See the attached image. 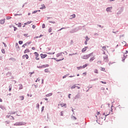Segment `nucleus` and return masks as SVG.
<instances>
[{
    "instance_id": "nucleus-18",
    "label": "nucleus",
    "mask_w": 128,
    "mask_h": 128,
    "mask_svg": "<svg viewBox=\"0 0 128 128\" xmlns=\"http://www.w3.org/2000/svg\"><path fill=\"white\" fill-rule=\"evenodd\" d=\"M64 56H62V58H60V59H58V60H56V62H60V60H64Z\"/></svg>"
},
{
    "instance_id": "nucleus-33",
    "label": "nucleus",
    "mask_w": 128,
    "mask_h": 128,
    "mask_svg": "<svg viewBox=\"0 0 128 128\" xmlns=\"http://www.w3.org/2000/svg\"><path fill=\"white\" fill-rule=\"evenodd\" d=\"M52 28H50L48 30L49 32H52Z\"/></svg>"
},
{
    "instance_id": "nucleus-4",
    "label": "nucleus",
    "mask_w": 128,
    "mask_h": 128,
    "mask_svg": "<svg viewBox=\"0 0 128 128\" xmlns=\"http://www.w3.org/2000/svg\"><path fill=\"white\" fill-rule=\"evenodd\" d=\"M108 48V46H104L102 47V50L103 52H104V50H108L106 48Z\"/></svg>"
},
{
    "instance_id": "nucleus-39",
    "label": "nucleus",
    "mask_w": 128,
    "mask_h": 128,
    "mask_svg": "<svg viewBox=\"0 0 128 128\" xmlns=\"http://www.w3.org/2000/svg\"><path fill=\"white\" fill-rule=\"evenodd\" d=\"M20 90L22 89V85H20Z\"/></svg>"
},
{
    "instance_id": "nucleus-62",
    "label": "nucleus",
    "mask_w": 128,
    "mask_h": 128,
    "mask_svg": "<svg viewBox=\"0 0 128 128\" xmlns=\"http://www.w3.org/2000/svg\"><path fill=\"white\" fill-rule=\"evenodd\" d=\"M37 106H38V108H40V104H37Z\"/></svg>"
},
{
    "instance_id": "nucleus-32",
    "label": "nucleus",
    "mask_w": 128,
    "mask_h": 128,
    "mask_svg": "<svg viewBox=\"0 0 128 128\" xmlns=\"http://www.w3.org/2000/svg\"><path fill=\"white\" fill-rule=\"evenodd\" d=\"M18 26L19 28H22V23H18Z\"/></svg>"
},
{
    "instance_id": "nucleus-53",
    "label": "nucleus",
    "mask_w": 128,
    "mask_h": 128,
    "mask_svg": "<svg viewBox=\"0 0 128 128\" xmlns=\"http://www.w3.org/2000/svg\"><path fill=\"white\" fill-rule=\"evenodd\" d=\"M99 114H100V112H97V116H99Z\"/></svg>"
},
{
    "instance_id": "nucleus-46",
    "label": "nucleus",
    "mask_w": 128,
    "mask_h": 128,
    "mask_svg": "<svg viewBox=\"0 0 128 128\" xmlns=\"http://www.w3.org/2000/svg\"><path fill=\"white\" fill-rule=\"evenodd\" d=\"M70 96H72V94H69L68 96V97L69 98H70Z\"/></svg>"
},
{
    "instance_id": "nucleus-23",
    "label": "nucleus",
    "mask_w": 128,
    "mask_h": 128,
    "mask_svg": "<svg viewBox=\"0 0 128 128\" xmlns=\"http://www.w3.org/2000/svg\"><path fill=\"white\" fill-rule=\"evenodd\" d=\"M34 54H35L36 56H37V58H38L39 54H38V52H35Z\"/></svg>"
},
{
    "instance_id": "nucleus-42",
    "label": "nucleus",
    "mask_w": 128,
    "mask_h": 128,
    "mask_svg": "<svg viewBox=\"0 0 128 128\" xmlns=\"http://www.w3.org/2000/svg\"><path fill=\"white\" fill-rule=\"evenodd\" d=\"M48 54H54V52H50V53H48Z\"/></svg>"
},
{
    "instance_id": "nucleus-19",
    "label": "nucleus",
    "mask_w": 128,
    "mask_h": 128,
    "mask_svg": "<svg viewBox=\"0 0 128 128\" xmlns=\"http://www.w3.org/2000/svg\"><path fill=\"white\" fill-rule=\"evenodd\" d=\"M108 114H110V112H106V113L104 112V116H108Z\"/></svg>"
},
{
    "instance_id": "nucleus-41",
    "label": "nucleus",
    "mask_w": 128,
    "mask_h": 128,
    "mask_svg": "<svg viewBox=\"0 0 128 128\" xmlns=\"http://www.w3.org/2000/svg\"><path fill=\"white\" fill-rule=\"evenodd\" d=\"M2 54H4V52H5L4 50V49H2Z\"/></svg>"
},
{
    "instance_id": "nucleus-50",
    "label": "nucleus",
    "mask_w": 128,
    "mask_h": 128,
    "mask_svg": "<svg viewBox=\"0 0 128 128\" xmlns=\"http://www.w3.org/2000/svg\"><path fill=\"white\" fill-rule=\"evenodd\" d=\"M66 78V76H64L63 77H62V78Z\"/></svg>"
},
{
    "instance_id": "nucleus-43",
    "label": "nucleus",
    "mask_w": 128,
    "mask_h": 128,
    "mask_svg": "<svg viewBox=\"0 0 128 128\" xmlns=\"http://www.w3.org/2000/svg\"><path fill=\"white\" fill-rule=\"evenodd\" d=\"M101 82L102 84H106V82H102V81H101Z\"/></svg>"
},
{
    "instance_id": "nucleus-38",
    "label": "nucleus",
    "mask_w": 128,
    "mask_h": 128,
    "mask_svg": "<svg viewBox=\"0 0 128 128\" xmlns=\"http://www.w3.org/2000/svg\"><path fill=\"white\" fill-rule=\"evenodd\" d=\"M45 72H48V69H46L44 70Z\"/></svg>"
},
{
    "instance_id": "nucleus-64",
    "label": "nucleus",
    "mask_w": 128,
    "mask_h": 128,
    "mask_svg": "<svg viewBox=\"0 0 128 128\" xmlns=\"http://www.w3.org/2000/svg\"><path fill=\"white\" fill-rule=\"evenodd\" d=\"M44 128H48V127H46V126H45Z\"/></svg>"
},
{
    "instance_id": "nucleus-30",
    "label": "nucleus",
    "mask_w": 128,
    "mask_h": 128,
    "mask_svg": "<svg viewBox=\"0 0 128 128\" xmlns=\"http://www.w3.org/2000/svg\"><path fill=\"white\" fill-rule=\"evenodd\" d=\"M10 18H12V17L8 16L6 17V20H10Z\"/></svg>"
},
{
    "instance_id": "nucleus-58",
    "label": "nucleus",
    "mask_w": 128,
    "mask_h": 128,
    "mask_svg": "<svg viewBox=\"0 0 128 128\" xmlns=\"http://www.w3.org/2000/svg\"><path fill=\"white\" fill-rule=\"evenodd\" d=\"M0 102H2V98H0Z\"/></svg>"
},
{
    "instance_id": "nucleus-44",
    "label": "nucleus",
    "mask_w": 128,
    "mask_h": 128,
    "mask_svg": "<svg viewBox=\"0 0 128 128\" xmlns=\"http://www.w3.org/2000/svg\"><path fill=\"white\" fill-rule=\"evenodd\" d=\"M44 110V106H42V110Z\"/></svg>"
},
{
    "instance_id": "nucleus-31",
    "label": "nucleus",
    "mask_w": 128,
    "mask_h": 128,
    "mask_svg": "<svg viewBox=\"0 0 128 128\" xmlns=\"http://www.w3.org/2000/svg\"><path fill=\"white\" fill-rule=\"evenodd\" d=\"M77 68H78V70H80V69L82 68V66H80L78 67Z\"/></svg>"
},
{
    "instance_id": "nucleus-28",
    "label": "nucleus",
    "mask_w": 128,
    "mask_h": 128,
    "mask_svg": "<svg viewBox=\"0 0 128 128\" xmlns=\"http://www.w3.org/2000/svg\"><path fill=\"white\" fill-rule=\"evenodd\" d=\"M86 40V41L88 42V40H90V38L86 36V37L85 38Z\"/></svg>"
},
{
    "instance_id": "nucleus-12",
    "label": "nucleus",
    "mask_w": 128,
    "mask_h": 128,
    "mask_svg": "<svg viewBox=\"0 0 128 128\" xmlns=\"http://www.w3.org/2000/svg\"><path fill=\"white\" fill-rule=\"evenodd\" d=\"M62 54L64 53H60L56 54V57L58 58V56H62Z\"/></svg>"
},
{
    "instance_id": "nucleus-11",
    "label": "nucleus",
    "mask_w": 128,
    "mask_h": 128,
    "mask_svg": "<svg viewBox=\"0 0 128 128\" xmlns=\"http://www.w3.org/2000/svg\"><path fill=\"white\" fill-rule=\"evenodd\" d=\"M32 44V42H28L24 44V45H22V48H26V46H28V44Z\"/></svg>"
},
{
    "instance_id": "nucleus-1",
    "label": "nucleus",
    "mask_w": 128,
    "mask_h": 128,
    "mask_svg": "<svg viewBox=\"0 0 128 128\" xmlns=\"http://www.w3.org/2000/svg\"><path fill=\"white\" fill-rule=\"evenodd\" d=\"M92 53H91L90 54H88V55H84L83 56L82 58L83 60H88V58H90V56H92Z\"/></svg>"
},
{
    "instance_id": "nucleus-22",
    "label": "nucleus",
    "mask_w": 128,
    "mask_h": 128,
    "mask_svg": "<svg viewBox=\"0 0 128 128\" xmlns=\"http://www.w3.org/2000/svg\"><path fill=\"white\" fill-rule=\"evenodd\" d=\"M87 66H88V64H85L84 65H83L82 66V68H86Z\"/></svg>"
},
{
    "instance_id": "nucleus-26",
    "label": "nucleus",
    "mask_w": 128,
    "mask_h": 128,
    "mask_svg": "<svg viewBox=\"0 0 128 128\" xmlns=\"http://www.w3.org/2000/svg\"><path fill=\"white\" fill-rule=\"evenodd\" d=\"M74 54H78V53H74V54H69V56H74Z\"/></svg>"
},
{
    "instance_id": "nucleus-10",
    "label": "nucleus",
    "mask_w": 128,
    "mask_h": 128,
    "mask_svg": "<svg viewBox=\"0 0 128 128\" xmlns=\"http://www.w3.org/2000/svg\"><path fill=\"white\" fill-rule=\"evenodd\" d=\"M60 106H61L62 107L64 106V108H66V104L64 103L60 104Z\"/></svg>"
},
{
    "instance_id": "nucleus-51",
    "label": "nucleus",
    "mask_w": 128,
    "mask_h": 128,
    "mask_svg": "<svg viewBox=\"0 0 128 128\" xmlns=\"http://www.w3.org/2000/svg\"><path fill=\"white\" fill-rule=\"evenodd\" d=\"M36 12H38V10L34 11L33 14H36Z\"/></svg>"
},
{
    "instance_id": "nucleus-56",
    "label": "nucleus",
    "mask_w": 128,
    "mask_h": 128,
    "mask_svg": "<svg viewBox=\"0 0 128 128\" xmlns=\"http://www.w3.org/2000/svg\"><path fill=\"white\" fill-rule=\"evenodd\" d=\"M28 36V34H24V36Z\"/></svg>"
},
{
    "instance_id": "nucleus-40",
    "label": "nucleus",
    "mask_w": 128,
    "mask_h": 128,
    "mask_svg": "<svg viewBox=\"0 0 128 128\" xmlns=\"http://www.w3.org/2000/svg\"><path fill=\"white\" fill-rule=\"evenodd\" d=\"M18 30V28L16 27H14V30L16 32V30Z\"/></svg>"
},
{
    "instance_id": "nucleus-63",
    "label": "nucleus",
    "mask_w": 128,
    "mask_h": 128,
    "mask_svg": "<svg viewBox=\"0 0 128 128\" xmlns=\"http://www.w3.org/2000/svg\"><path fill=\"white\" fill-rule=\"evenodd\" d=\"M44 100H48V98H45Z\"/></svg>"
},
{
    "instance_id": "nucleus-61",
    "label": "nucleus",
    "mask_w": 128,
    "mask_h": 128,
    "mask_svg": "<svg viewBox=\"0 0 128 128\" xmlns=\"http://www.w3.org/2000/svg\"><path fill=\"white\" fill-rule=\"evenodd\" d=\"M64 28H62L61 29L59 30H64Z\"/></svg>"
},
{
    "instance_id": "nucleus-9",
    "label": "nucleus",
    "mask_w": 128,
    "mask_h": 128,
    "mask_svg": "<svg viewBox=\"0 0 128 128\" xmlns=\"http://www.w3.org/2000/svg\"><path fill=\"white\" fill-rule=\"evenodd\" d=\"M112 10V7H108V8H106V12H110V10Z\"/></svg>"
},
{
    "instance_id": "nucleus-47",
    "label": "nucleus",
    "mask_w": 128,
    "mask_h": 128,
    "mask_svg": "<svg viewBox=\"0 0 128 128\" xmlns=\"http://www.w3.org/2000/svg\"><path fill=\"white\" fill-rule=\"evenodd\" d=\"M84 44H88V41H86V40L85 41V42H84Z\"/></svg>"
},
{
    "instance_id": "nucleus-29",
    "label": "nucleus",
    "mask_w": 128,
    "mask_h": 128,
    "mask_svg": "<svg viewBox=\"0 0 128 128\" xmlns=\"http://www.w3.org/2000/svg\"><path fill=\"white\" fill-rule=\"evenodd\" d=\"M94 60V57H92V58H91L90 59V62H92V60Z\"/></svg>"
},
{
    "instance_id": "nucleus-54",
    "label": "nucleus",
    "mask_w": 128,
    "mask_h": 128,
    "mask_svg": "<svg viewBox=\"0 0 128 128\" xmlns=\"http://www.w3.org/2000/svg\"><path fill=\"white\" fill-rule=\"evenodd\" d=\"M36 60H40V58H38V56H36Z\"/></svg>"
},
{
    "instance_id": "nucleus-37",
    "label": "nucleus",
    "mask_w": 128,
    "mask_h": 128,
    "mask_svg": "<svg viewBox=\"0 0 128 128\" xmlns=\"http://www.w3.org/2000/svg\"><path fill=\"white\" fill-rule=\"evenodd\" d=\"M60 114H60L61 116H64V112H62V111L60 112Z\"/></svg>"
},
{
    "instance_id": "nucleus-15",
    "label": "nucleus",
    "mask_w": 128,
    "mask_h": 128,
    "mask_svg": "<svg viewBox=\"0 0 128 128\" xmlns=\"http://www.w3.org/2000/svg\"><path fill=\"white\" fill-rule=\"evenodd\" d=\"M28 52H30V50L26 48L25 50H24V54H26Z\"/></svg>"
},
{
    "instance_id": "nucleus-48",
    "label": "nucleus",
    "mask_w": 128,
    "mask_h": 128,
    "mask_svg": "<svg viewBox=\"0 0 128 128\" xmlns=\"http://www.w3.org/2000/svg\"><path fill=\"white\" fill-rule=\"evenodd\" d=\"M76 88H78V90H80V87L78 86H76Z\"/></svg>"
},
{
    "instance_id": "nucleus-2",
    "label": "nucleus",
    "mask_w": 128,
    "mask_h": 128,
    "mask_svg": "<svg viewBox=\"0 0 128 128\" xmlns=\"http://www.w3.org/2000/svg\"><path fill=\"white\" fill-rule=\"evenodd\" d=\"M104 56L103 58H104V60L105 62H108V55L106 54L105 52H104Z\"/></svg>"
},
{
    "instance_id": "nucleus-25",
    "label": "nucleus",
    "mask_w": 128,
    "mask_h": 128,
    "mask_svg": "<svg viewBox=\"0 0 128 128\" xmlns=\"http://www.w3.org/2000/svg\"><path fill=\"white\" fill-rule=\"evenodd\" d=\"M14 126H22V123H16V124H14Z\"/></svg>"
},
{
    "instance_id": "nucleus-60",
    "label": "nucleus",
    "mask_w": 128,
    "mask_h": 128,
    "mask_svg": "<svg viewBox=\"0 0 128 128\" xmlns=\"http://www.w3.org/2000/svg\"><path fill=\"white\" fill-rule=\"evenodd\" d=\"M38 80V82H40V80H38V79H37V80H36V82H37Z\"/></svg>"
},
{
    "instance_id": "nucleus-45",
    "label": "nucleus",
    "mask_w": 128,
    "mask_h": 128,
    "mask_svg": "<svg viewBox=\"0 0 128 128\" xmlns=\"http://www.w3.org/2000/svg\"><path fill=\"white\" fill-rule=\"evenodd\" d=\"M32 49L33 50H36V48L34 47H32Z\"/></svg>"
},
{
    "instance_id": "nucleus-21",
    "label": "nucleus",
    "mask_w": 128,
    "mask_h": 128,
    "mask_svg": "<svg viewBox=\"0 0 128 128\" xmlns=\"http://www.w3.org/2000/svg\"><path fill=\"white\" fill-rule=\"evenodd\" d=\"M71 18H76V14H72V16H70Z\"/></svg>"
},
{
    "instance_id": "nucleus-16",
    "label": "nucleus",
    "mask_w": 128,
    "mask_h": 128,
    "mask_svg": "<svg viewBox=\"0 0 128 128\" xmlns=\"http://www.w3.org/2000/svg\"><path fill=\"white\" fill-rule=\"evenodd\" d=\"M30 24H32V21H28L27 22L24 23V24L28 25Z\"/></svg>"
},
{
    "instance_id": "nucleus-52",
    "label": "nucleus",
    "mask_w": 128,
    "mask_h": 128,
    "mask_svg": "<svg viewBox=\"0 0 128 128\" xmlns=\"http://www.w3.org/2000/svg\"><path fill=\"white\" fill-rule=\"evenodd\" d=\"M12 90V87H10L9 88V92H10Z\"/></svg>"
},
{
    "instance_id": "nucleus-8",
    "label": "nucleus",
    "mask_w": 128,
    "mask_h": 128,
    "mask_svg": "<svg viewBox=\"0 0 128 128\" xmlns=\"http://www.w3.org/2000/svg\"><path fill=\"white\" fill-rule=\"evenodd\" d=\"M6 118H10V120H14V116H7Z\"/></svg>"
},
{
    "instance_id": "nucleus-24",
    "label": "nucleus",
    "mask_w": 128,
    "mask_h": 128,
    "mask_svg": "<svg viewBox=\"0 0 128 128\" xmlns=\"http://www.w3.org/2000/svg\"><path fill=\"white\" fill-rule=\"evenodd\" d=\"M94 72L95 74H98V70H97V69L94 70Z\"/></svg>"
},
{
    "instance_id": "nucleus-17",
    "label": "nucleus",
    "mask_w": 128,
    "mask_h": 128,
    "mask_svg": "<svg viewBox=\"0 0 128 128\" xmlns=\"http://www.w3.org/2000/svg\"><path fill=\"white\" fill-rule=\"evenodd\" d=\"M52 96V93H50L48 94H46V96Z\"/></svg>"
},
{
    "instance_id": "nucleus-34",
    "label": "nucleus",
    "mask_w": 128,
    "mask_h": 128,
    "mask_svg": "<svg viewBox=\"0 0 128 128\" xmlns=\"http://www.w3.org/2000/svg\"><path fill=\"white\" fill-rule=\"evenodd\" d=\"M42 28H46V24H42Z\"/></svg>"
},
{
    "instance_id": "nucleus-55",
    "label": "nucleus",
    "mask_w": 128,
    "mask_h": 128,
    "mask_svg": "<svg viewBox=\"0 0 128 128\" xmlns=\"http://www.w3.org/2000/svg\"><path fill=\"white\" fill-rule=\"evenodd\" d=\"M30 74H34V72H30Z\"/></svg>"
},
{
    "instance_id": "nucleus-35",
    "label": "nucleus",
    "mask_w": 128,
    "mask_h": 128,
    "mask_svg": "<svg viewBox=\"0 0 128 128\" xmlns=\"http://www.w3.org/2000/svg\"><path fill=\"white\" fill-rule=\"evenodd\" d=\"M18 44H22V41H19Z\"/></svg>"
},
{
    "instance_id": "nucleus-49",
    "label": "nucleus",
    "mask_w": 128,
    "mask_h": 128,
    "mask_svg": "<svg viewBox=\"0 0 128 128\" xmlns=\"http://www.w3.org/2000/svg\"><path fill=\"white\" fill-rule=\"evenodd\" d=\"M32 28H36V26L34 25H33Z\"/></svg>"
},
{
    "instance_id": "nucleus-59",
    "label": "nucleus",
    "mask_w": 128,
    "mask_h": 128,
    "mask_svg": "<svg viewBox=\"0 0 128 128\" xmlns=\"http://www.w3.org/2000/svg\"><path fill=\"white\" fill-rule=\"evenodd\" d=\"M83 74H84L85 76H86V72H85L83 73Z\"/></svg>"
},
{
    "instance_id": "nucleus-5",
    "label": "nucleus",
    "mask_w": 128,
    "mask_h": 128,
    "mask_svg": "<svg viewBox=\"0 0 128 128\" xmlns=\"http://www.w3.org/2000/svg\"><path fill=\"white\" fill-rule=\"evenodd\" d=\"M40 56L42 58H46V56H48V55H46V54H40Z\"/></svg>"
},
{
    "instance_id": "nucleus-14",
    "label": "nucleus",
    "mask_w": 128,
    "mask_h": 128,
    "mask_svg": "<svg viewBox=\"0 0 128 128\" xmlns=\"http://www.w3.org/2000/svg\"><path fill=\"white\" fill-rule=\"evenodd\" d=\"M44 8H46V6L44 4L42 5V7L40 8V10H44Z\"/></svg>"
},
{
    "instance_id": "nucleus-13",
    "label": "nucleus",
    "mask_w": 128,
    "mask_h": 128,
    "mask_svg": "<svg viewBox=\"0 0 128 128\" xmlns=\"http://www.w3.org/2000/svg\"><path fill=\"white\" fill-rule=\"evenodd\" d=\"M4 22H5L4 19V20H0V24H4Z\"/></svg>"
},
{
    "instance_id": "nucleus-20",
    "label": "nucleus",
    "mask_w": 128,
    "mask_h": 128,
    "mask_svg": "<svg viewBox=\"0 0 128 128\" xmlns=\"http://www.w3.org/2000/svg\"><path fill=\"white\" fill-rule=\"evenodd\" d=\"M20 98L21 100H24V96H20Z\"/></svg>"
},
{
    "instance_id": "nucleus-3",
    "label": "nucleus",
    "mask_w": 128,
    "mask_h": 128,
    "mask_svg": "<svg viewBox=\"0 0 128 128\" xmlns=\"http://www.w3.org/2000/svg\"><path fill=\"white\" fill-rule=\"evenodd\" d=\"M128 52H126L125 53H124V58H122V60L124 61L126 58V56H128Z\"/></svg>"
},
{
    "instance_id": "nucleus-36",
    "label": "nucleus",
    "mask_w": 128,
    "mask_h": 128,
    "mask_svg": "<svg viewBox=\"0 0 128 128\" xmlns=\"http://www.w3.org/2000/svg\"><path fill=\"white\" fill-rule=\"evenodd\" d=\"M113 108H114L113 106H112L111 108H110V110H111L112 112H112V110H112Z\"/></svg>"
},
{
    "instance_id": "nucleus-7",
    "label": "nucleus",
    "mask_w": 128,
    "mask_h": 128,
    "mask_svg": "<svg viewBox=\"0 0 128 128\" xmlns=\"http://www.w3.org/2000/svg\"><path fill=\"white\" fill-rule=\"evenodd\" d=\"M23 58H26V60L28 59V54H25L22 56Z\"/></svg>"
},
{
    "instance_id": "nucleus-6",
    "label": "nucleus",
    "mask_w": 128,
    "mask_h": 128,
    "mask_svg": "<svg viewBox=\"0 0 128 128\" xmlns=\"http://www.w3.org/2000/svg\"><path fill=\"white\" fill-rule=\"evenodd\" d=\"M87 48H88V46H85L84 48H83L82 50V52H84L86 50Z\"/></svg>"
},
{
    "instance_id": "nucleus-57",
    "label": "nucleus",
    "mask_w": 128,
    "mask_h": 128,
    "mask_svg": "<svg viewBox=\"0 0 128 128\" xmlns=\"http://www.w3.org/2000/svg\"><path fill=\"white\" fill-rule=\"evenodd\" d=\"M106 70V68H102V70Z\"/></svg>"
},
{
    "instance_id": "nucleus-27",
    "label": "nucleus",
    "mask_w": 128,
    "mask_h": 128,
    "mask_svg": "<svg viewBox=\"0 0 128 128\" xmlns=\"http://www.w3.org/2000/svg\"><path fill=\"white\" fill-rule=\"evenodd\" d=\"M76 88V85H74V86H72L71 87V88H72V89Z\"/></svg>"
}]
</instances>
